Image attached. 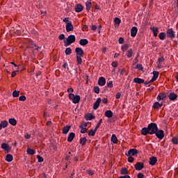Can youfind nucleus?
Returning <instances> with one entry per match:
<instances>
[{"mask_svg":"<svg viewBox=\"0 0 178 178\" xmlns=\"http://www.w3.org/2000/svg\"><path fill=\"white\" fill-rule=\"evenodd\" d=\"M75 52L76 55V62L78 65H81L83 63V56H84V50L81 47H76L75 49Z\"/></svg>","mask_w":178,"mask_h":178,"instance_id":"f257e3e1","label":"nucleus"},{"mask_svg":"<svg viewBox=\"0 0 178 178\" xmlns=\"http://www.w3.org/2000/svg\"><path fill=\"white\" fill-rule=\"evenodd\" d=\"M74 42H76V36L74 35H70L67 38L66 41L64 40V46L69 47L72 44H74Z\"/></svg>","mask_w":178,"mask_h":178,"instance_id":"f03ea898","label":"nucleus"},{"mask_svg":"<svg viewBox=\"0 0 178 178\" xmlns=\"http://www.w3.org/2000/svg\"><path fill=\"white\" fill-rule=\"evenodd\" d=\"M150 135L152 136L156 131H158V125L156 123L151 122L147 125Z\"/></svg>","mask_w":178,"mask_h":178,"instance_id":"7ed1b4c3","label":"nucleus"},{"mask_svg":"<svg viewBox=\"0 0 178 178\" xmlns=\"http://www.w3.org/2000/svg\"><path fill=\"white\" fill-rule=\"evenodd\" d=\"M154 134H155L159 140H163V138L165 137V131L162 129H158Z\"/></svg>","mask_w":178,"mask_h":178,"instance_id":"20e7f679","label":"nucleus"},{"mask_svg":"<svg viewBox=\"0 0 178 178\" xmlns=\"http://www.w3.org/2000/svg\"><path fill=\"white\" fill-rule=\"evenodd\" d=\"M2 149H4V151L7 153L9 154L10 152V149H12V147L9 146V144L8 143H2L1 145Z\"/></svg>","mask_w":178,"mask_h":178,"instance_id":"39448f33","label":"nucleus"},{"mask_svg":"<svg viewBox=\"0 0 178 178\" xmlns=\"http://www.w3.org/2000/svg\"><path fill=\"white\" fill-rule=\"evenodd\" d=\"M102 102V99H101V97H99L97 99L96 102L93 104V109L95 111H97V109L99 108V104H101Z\"/></svg>","mask_w":178,"mask_h":178,"instance_id":"423d86ee","label":"nucleus"},{"mask_svg":"<svg viewBox=\"0 0 178 178\" xmlns=\"http://www.w3.org/2000/svg\"><path fill=\"white\" fill-rule=\"evenodd\" d=\"M167 35L169 38H175L176 35H175V31H173V29H168L167 30Z\"/></svg>","mask_w":178,"mask_h":178,"instance_id":"0eeeda50","label":"nucleus"},{"mask_svg":"<svg viewBox=\"0 0 178 178\" xmlns=\"http://www.w3.org/2000/svg\"><path fill=\"white\" fill-rule=\"evenodd\" d=\"M67 33H70V31H73L74 30V27L72 22H68L65 26Z\"/></svg>","mask_w":178,"mask_h":178,"instance_id":"6e6552de","label":"nucleus"},{"mask_svg":"<svg viewBox=\"0 0 178 178\" xmlns=\"http://www.w3.org/2000/svg\"><path fill=\"white\" fill-rule=\"evenodd\" d=\"M138 154V151L136 150V149H131L128 151V154H126L127 156H130L132 155V156H134V155H137Z\"/></svg>","mask_w":178,"mask_h":178,"instance_id":"1a4fd4ad","label":"nucleus"},{"mask_svg":"<svg viewBox=\"0 0 178 178\" xmlns=\"http://www.w3.org/2000/svg\"><path fill=\"white\" fill-rule=\"evenodd\" d=\"M157 101H163V99H166V93L161 92L156 97Z\"/></svg>","mask_w":178,"mask_h":178,"instance_id":"9d476101","label":"nucleus"},{"mask_svg":"<svg viewBox=\"0 0 178 178\" xmlns=\"http://www.w3.org/2000/svg\"><path fill=\"white\" fill-rule=\"evenodd\" d=\"M136 170H143L144 169V163L141 162H138L135 164Z\"/></svg>","mask_w":178,"mask_h":178,"instance_id":"9b49d317","label":"nucleus"},{"mask_svg":"<svg viewBox=\"0 0 178 178\" xmlns=\"http://www.w3.org/2000/svg\"><path fill=\"white\" fill-rule=\"evenodd\" d=\"M156 162H158V159L155 156H151L149 158V165H152V166H154L156 165Z\"/></svg>","mask_w":178,"mask_h":178,"instance_id":"f8f14e48","label":"nucleus"},{"mask_svg":"<svg viewBox=\"0 0 178 178\" xmlns=\"http://www.w3.org/2000/svg\"><path fill=\"white\" fill-rule=\"evenodd\" d=\"M98 84L99 86H104L106 84V79L104 76H101L98 79Z\"/></svg>","mask_w":178,"mask_h":178,"instance_id":"ddd939ff","label":"nucleus"},{"mask_svg":"<svg viewBox=\"0 0 178 178\" xmlns=\"http://www.w3.org/2000/svg\"><path fill=\"white\" fill-rule=\"evenodd\" d=\"M162 106H163V103H159L158 102H154L152 106L154 109H157V110L161 109V108H162Z\"/></svg>","mask_w":178,"mask_h":178,"instance_id":"4468645a","label":"nucleus"},{"mask_svg":"<svg viewBox=\"0 0 178 178\" xmlns=\"http://www.w3.org/2000/svg\"><path fill=\"white\" fill-rule=\"evenodd\" d=\"M9 125V123L6 120H3L0 123V131L2 130V129H6V127Z\"/></svg>","mask_w":178,"mask_h":178,"instance_id":"2eb2a0df","label":"nucleus"},{"mask_svg":"<svg viewBox=\"0 0 178 178\" xmlns=\"http://www.w3.org/2000/svg\"><path fill=\"white\" fill-rule=\"evenodd\" d=\"M168 98L170 101H176V99H177V95H176L175 92H170L168 95Z\"/></svg>","mask_w":178,"mask_h":178,"instance_id":"dca6fc26","label":"nucleus"},{"mask_svg":"<svg viewBox=\"0 0 178 178\" xmlns=\"http://www.w3.org/2000/svg\"><path fill=\"white\" fill-rule=\"evenodd\" d=\"M138 31V29L136 26H133L131 29V35L132 37H136L137 35V33Z\"/></svg>","mask_w":178,"mask_h":178,"instance_id":"f3484780","label":"nucleus"},{"mask_svg":"<svg viewBox=\"0 0 178 178\" xmlns=\"http://www.w3.org/2000/svg\"><path fill=\"white\" fill-rule=\"evenodd\" d=\"M141 134L143 136H147V134H150L149 129L147 127H143L141 129Z\"/></svg>","mask_w":178,"mask_h":178,"instance_id":"a211bd4d","label":"nucleus"},{"mask_svg":"<svg viewBox=\"0 0 178 178\" xmlns=\"http://www.w3.org/2000/svg\"><path fill=\"white\" fill-rule=\"evenodd\" d=\"M104 115L106 116V118L111 119V118H113V113L111 110H107L105 111Z\"/></svg>","mask_w":178,"mask_h":178,"instance_id":"6ab92c4d","label":"nucleus"},{"mask_svg":"<svg viewBox=\"0 0 178 178\" xmlns=\"http://www.w3.org/2000/svg\"><path fill=\"white\" fill-rule=\"evenodd\" d=\"M70 129H72V126L67 125L63 128V134H67L69 131H70Z\"/></svg>","mask_w":178,"mask_h":178,"instance_id":"aec40b11","label":"nucleus"},{"mask_svg":"<svg viewBox=\"0 0 178 178\" xmlns=\"http://www.w3.org/2000/svg\"><path fill=\"white\" fill-rule=\"evenodd\" d=\"M75 12H76V13H80V12H83V6L81 4L76 5Z\"/></svg>","mask_w":178,"mask_h":178,"instance_id":"412c9836","label":"nucleus"},{"mask_svg":"<svg viewBox=\"0 0 178 178\" xmlns=\"http://www.w3.org/2000/svg\"><path fill=\"white\" fill-rule=\"evenodd\" d=\"M76 136V134L71 132L68 137H67V141L68 143H72V141H73V140L74 139V137Z\"/></svg>","mask_w":178,"mask_h":178,"instance_id":"4be33fe9","label":"nucleus"},{"mask_svg":"<svg viewBox=\"0 0 178 178\" xmlns=\"http://www.w3.org/2000/svg\"><path fill=\"white\" fill-rule=\"evenodd\" d=\"M145 80L141 78H135L134 79V83H136L137 84H143L144 83Z\"/></svg>","mask_w":178,"mask_h":178,"instance_id":"5701e85b","label":"nucleus"},{"mask_svg":"<svg viewBox=\"0 0 178 178\" xmlns=\"http://www.w3.org/2000/svg\"><path fill=\"white\" fill-rule=\"evenodd\" d=\"M79 44L82 47H86V45H87V44H88V40H87V39H81L79 40Z\"/></svg>","mask_w":178,"mask_h":178,"instance_id":"b1692460","label":"nucleus"},{"mask_svg":"<svg viewBox=\"0 0 178 178\" xmlns=\"http://www.w3.org/2000/svg\"><path fill=\"white\" fill-rule=\"evenodd\" d=\"M150 30L152 31L154 37H158V33H156L157 31H159L158 28H156V27H150Z\"/></svg>","mask_w":178,"mask_h":178,"instance_id":"393cba45","label":"nucleus"},{"mask_svg":"<svg viewBox=\"0 0 178 178\" xmlns=\"http://www.w3.org/2000/svg\"><path fill=\"white\" fill-rule=\"evenodd\" d=\"M8 122L10 124H11V126H16V124H17V121L15 118H10L8 120Z\"/></svg>","mask_w":178,"mask_h":178,"instance_id":"a878e982","label":"nucleus"},{"mask_svg":"<svg viewBox=\"0 0 178 178\" xmlns=\"http://www.w3.org/2000/svg\"><path fill=\"white\" fill-rule=\"evenodd\" d=\"M80 99H81L80 95H75L74 99L72 100V102L73 104H79V102H80Z\"/></svg>","mask_w":178,"mask_h":178,"instance_id":"bb28decb","label":"nucleus"},{"mask_svg":"<svg viewBox=\"0 0 178 178\" xmlns=\"http://www.w3.org/2000/svg\"><path fill=\"white\" fill-rule=\"evenodd\" d=\"M85 119L86 120H92V119H95V115H92L91 113H88L85 116Z\"/></svg>","mask_w":178,"mask_h":178,"instance_id":"cd10ccee","label":"nucleus"},{"mask_svg":"<svg viewBox=\"0 0 178 178\" xmlns=\"http://www.w3.org/2000/svg\"><path fill=\"white\" fill-rule=\"evenodd\" d=\"M91 6H92V3L90 1H86V7L88 12H90V10H91Z\"/></svg>","mask_w":178,"mask_h":178,"instance_id":"c85d7f7f","label":"nucleus"},{"mask_svg":"<svg viewBox=\"0 0 178 178\" xmlns=\"http://www.w3.org/2000/svg\"><path fill=\"white\" fill-rule=\"evenodd\" d=\"M6 161L7 162H12L13 161V156L12 154H7L6 156Z\"/></svg>","mask_w":178,"mask_h":178,"instance_id":"c756f323","label":"nucleus"},{"mask_svg":"<svg viewBox=\"0 0 178 178\" xmlns=\"http://www.w3.org/2000/svg\"><path fill=\"white\" fill-rule=\"evenodd\" d=\"M86 143H87V138L83 137V138H80L79 143H80L81 145H83V146L86 145Z\"/></svg>","mask_w":178,"mask_h":178,"instance_id":"7c9ffc66","label":"nucleus"},{"mask_svg":"<svg viewBox=\"0 0 178 178\" xmlns=\"http://www.w3.org/2000/svg\"><path fill=\"white\" fill-rule=\"evenodd\" d=\"M111 141L113 143V144H118V137H116V135L113 134L111 136Z\"/></svg>","mask_w":178,"mask_h":178,"instance_id":"2f4dec72","label":"nucleus"},{"mask_svg":"<svg viewBox=\"0 0 178 178\" xmlns=\"http://www.w3.org/2000/svg\"><path fill=\"white\" fill-rule=\"evenodd\" d=\"M19 95H20V91L15 90L13 92V98H17V97H19Z\"/></svg>","mask_w":178,"mask_h":178,"instance_id":"473e14b6","label":"nucleus"},{"mask_svg":"<svg viewBox=\"0 0 178 178\" xmlns=\"http://www.w3.org/2000/svg\"><path fill=\"white\" fill-rule=\"evenodd\" d=\"M121 175H129V170H127V168H123L120 170Z\"/></svg>","mask_w":178,"mask_h":178,"instance_id":"72a5a7b5","label":"nucleus"},{"mask_svg":"<svg viewBox=\"0 0 178 178\" xmlns=\"http://www.w3.org/2000/svg\"><path fill=\"white\" fill-rule=\"evenodd\" d=\"M159 38L162 40H165V38H166V33H165V32L160 33Z\"/></svg>","mask_w":178,"mask_h":178,"instance_id":"f704fd0d","label":"nucleus"},{"mask_svg":"<svg viewBox=\"0 0 178 178\" xmlns=\"http://www.w3.org/2000/svg\"><path fill=\"white\" fill-rule=\"evenodd\" d=\"M27 154H29V155H34V154H35V150L31 149V148H28Z\"/></svg>","mask_w":178,"mask_h":178,"instance_id":"c9c22d12","label":"nucleus"},{"mask_svg":"<svg viewBox=\"0 0 178 178\" xmlns=\"http://www.w3.org/2000/svg\"><path fill=\"white\" fill-rule=\"evenodd\" d=\"M159 76V72H156V71L153 72V77H152L153 79H154L156 81V79H158Z\"/></svg>","mask_w":178,"mask_h":178,"instance_id":"e433bc0d","label":"nucleus"},{"mask_svg":"<svg viewBox=\"0 0 178 178\" xmlns=\"http://www.w3.org/2000/svg\"><path fill=\"white\" fill-rule=\"evenodd\" d=\"M127 58H131V56H133V49H129L127 51Z\"/></svg>","mask_w":178,"mask_h":178,"instance_id":"4c0bfd02","label":"nucleus"},{"mask_svg":"<svg viewBox=\"0 0 178 178\" xmlns=\"http://www.w3.org/2000/svg\"><path fill=\"white\" fill-rule=\"evenodd\" d=\"M106 86L108 88H112V87H113V81L108 80Z\"/></svg>","mask_w":178,"mask_h":178,"instance_id":"58836bf2","label":"nucleus"},{"mask_svg":"<svg viewBox=\"0 0 178 178\" xmlns=\"http://www.w3.org/2000/svg\"><path fill=\"white\" fill-rule=\"evenodd\" d=\"M30 48H32V49H35V51H38L40 49V47H38L35 44L32 43L30 46Z\"/></svg>","mask_w":178,"mask_h":178,"instance_id":"ea45409f","label":"nucleus"},{"mask_svg":"<svg viewBox=\"0 0 178 178\" xmlns=\"http://www.w3.org/2000/svg\"><path fill=\"white\" fill-rule=\"evenodd\" d=\"M95 133H97V131H95V129L94 130L90 129L88 132V136H91L92 137H94V136H95Z\"/></svg>","mask_w":178,"mask_h":178,"instance_id":"a19ab883","label":"nucleus"},{"mask_svg":"<svg viewBox=\"0 0 178 178\" xmlns=\"http://www.w3.org/2000/svg\"><path fill=\"white\" fill-rule=\"evenodd\" d=\"M79 127L81 129V134H84L87 132V128H84V127H83V126H79Z\"/></svg>","mask_w":178,"mask_h":178,"instance_id":"79ce46f5","label":"nucleus"},{"mask_svg":"<svg viewBox=\"0 0 178 178\" xmlns=\"http://www.w3.org/2000/svg\"><path fill=\"white\" fill-rule=\"evenodd\" d=\"M102 123V119H100L99 120V122L97 123V126L95 128V131H97V130H98V129H99V126H101Z\"/></svg>","mask_w":178,"mask_h":178,"instance_id":"37998d69","label":"nucleus"},{"mask_svg":"<svg viewBox=\"0 0 178 178\" xmlns=\"http://www.w3.org/2000/svg\"><path fill=\"white\" fill-rule=\"evenodd\" d=\"M65 55H70L72 54V49L70 47L65 49Z\"/></svg>","mask_w":178,"mask_h":178,"instance_id":"c03bdc74","label":"nucleus"},{"mask_svg":"<svg viewBox=\"0 0 178 178\" xmlns=\"http://www.w3.org/2000/svg\"><path fill=\"white\" fill-rule=\"evenodd\" d=\"M171 141H172V144H175L177 145V144H178V137L172 138Z\"/></svg>","mask_w":178,"mask_h":178,"instance_id":"a18cd8bd","label":"nucleus"},{"mask_svg":"<svg viewBox=\"0 0 178 178\" xmlns=\"http://www.w3.org/2000/svg\"><path fill=\"white\" fill-rule=\"evenodd\" d=\"M93 91H94V92H95V94H99V87L95 86L93 88Z\"/></svg>","mask_w":178,"mask_h":178,"instance_id":"49530a36","label":"nucleus"},{"mask_svg":"<svg viewBox=\"0 0 178 178\" xmlns=\"http://www.w3.org/2000/svg\"><path fill=\"white\" fill-rule=\"evenodd\" d=\"M122 51H123L124 52V51H127V49H129V44H126L124 45H123L121 48Z\"/></svg>","mask_w":178,"mask_h":178,"instance_id":"de8ad7c7","label":"nucleus"},{"mask_svg":"<svg viewBox=\"0 0 178 178\" xmlns=\"http://www.w3.org/2000/svg\"><path fill=\"white\" fill-rule=\"evenodd\" d=\"M114 22L115 23V24H119L120 23L122 22V20H120V19L118 17H115L114 19Z\"/></svg>","mask_w":178,"mask_h":178,"instance_id":"09e8293b","label":"nucleus"},{"mask_svg":"<svg viewBox=\"0 0 178 178\" xmlns=\"http://www.w3.org/2000/svg\"><path fill=\"white\" fill-rule=\"evenodd\" d=\"M37 159H38V162H40V163L44 162V158H42L41 156L38 155Z\"/></svg>","mask_w":178,"mask_h":178,"instance_id":"8fccbe9b","label":"nucleus"},{"mask_svg":"<svg viewBox=\"0 0 178 178\" xmlns=\"http://www.w3.org/2000/svg\"><path fill=\"white\" fill-rule=\"evenodd\" d=\"M136 69H138V70H143V65L141 64H138L136 65Z\"/></svg>","mask_w":178,"mask_h":178,"instance_id":"3c124183","label":"nucleus"},{"mask_svg":"<svg viewBox=\"0 0 178 178\" xmlns=\"http://www.w3.org/2000/svg\"><path fill=\"white\" fill-rule=\"evenodd\" d=\"M128 162H129L130 163H133V162H134V158H133V156H129L128 158Z\"/></svg>","mask_w":178,"mask_h":178,"instance_id":"603ef678","label":"nucleus"},{"mask_svg":"<svg viewBox=\"0 0 178 178\" xmlns=\"http://www.w3.org/2000/svg\"><path fill=\"white\" fill-rule=\"evenodd\" d=\"M74 94H73V93H70L69 94V98H70V99H72V101H73V99H74Z\"/></svg>","mask_w":178,"mask_h":178,"instance_id":"864d4df0","label":"nucleus"},{"mask_svg":"<svg viewBox=\"0 0 178 178\" xmlns=\"http://www.w3.org/2000/svg\"><path fill=\"white\" fill-rule=\"evenodd\" d=\"M63 22H64V23H67V24L69 23V22H72V21H69V17H65L63 19Z\"/></svg>","mask_w":178,"mask_h":178,"instance_id":"5fc2aeb1","label":"nucleus"},{"mask_svg":"<svg viewBox=\"0 0 178 178\" xmlns=\"http://www.w3.org/2000/svg\"><path fill=\"white\" fill-rule=\"evenodd\" d=\"M19 101H26V96L22 95L19 97Z\"/></svg>","mask_w":178,"mask_h":178,"instance_id":"6e6d98bb","label":"nucleus"},{"mask_svg":"<svg viewBox=\"0 0 178 178\" xmlns=\"http://www.w3.org/2000/svg\"><path fill=\"white\" fill-rule=\"evenodd\" d=\"M164 60H165V58H163V56L158 58L159 63H161L163 62Z\"/></svg>","mask_w":178,"mask_h":178,"instance_id":"4d7b16f0","label":"nucleus"},{"mask_svg":"<svg viewBox=\"0 0 178 178\" xmlns=\"http://www.w3.org/2000/svg\"><path fill=\"white\" fill-rule=\"evenodd\" d=\"M58 39L62 41V40H65V34H60L58 37Z\"/></svg>","mask_w":178,"mask_h":178,"instance_id":"13d9d810","label":"nucleus"},{"mask_svg":"<svg viewBox=\"0 0 178 178\" xmlns=\"http://www.w3.org/2000/svg\"><path fill=\"white\" fill-rule=\"evenodd\" d=\"M111 66H113V67H118V62L113 61V62L111 63Z\"/></svg>","mask_w":178,"mask_h":178,"instance_id":"bf43d9fd","label":"nucleus"},{"mask_svg":"<svg viewBox=\"0 0 178 178\" xmlns=\"http://www.w3.org/2000/svg\"><path fill=\"white\" fill-rule=\"evenodd\" d=\"M119 44H123L124 42V39L123 38H120L118 40Z\"/></svg>","mask_w":178,"mask_h":178,"instance_id":"052dcab7","label":"nucleus"},{"mask_svg":"<svg viewBox=\"0 0 178 178\" xmlns=\"http://www.w3.org/2000/svg\"><path fill=\"white\" fill-rule=\"evenodd\" d=\"M137 177L138 178H144V174L141 173V172H139L138 175H137Z\"/></svg>","mask_w":178,"mask_h":178,"instance_id":"680f3d73","label":"nucleus"},{"mask_svg":"<svg viewBox=\"0 0 178 178\" xmlns=\"http://www.w3.org/2000/svg\"><path fill=\"white\" fill-rule=\"evenodd\" d=\"M17 72H19V70L13 71L11 74V77H15L17 74Z\"/></svg>","mask_w":178,"mask_h":178,"instance_id":"e2e57ef3","label":"nucleus"},{"mask_svg":"<svg viewBox=\"0 0 178 178\" xmlns=\"http://www.w3.org/2000/svg\"><path fill=\"white\" fill-rule=\"evenodd\" d=\"M24 138H26V140H29V138H31V136L29 134H24Z\"/></svg>","mask_w":178,"mask_h":178,"instance_id":"0e129e2a","label":"nucleus"},{"mask_svg":"<svg viewBox=\"0 0 178 178\" xmlns=\"http://www.w3.org/2000/svg\"><path fill=\"white\" fill-rule=\"evenodd\" d=\"M122 97V93L118 92L117 95H115L116 99H119Z\"/></svg>","mask_w":178,"mask_h":178,"instance_id":"69168bd1","label":"nucleus"},{"mask_svg":"<svg viewBox=\"0 0 178 178\" xmlns=\"http://www.w3.org/2000/svg\"><path fill=\"white\" fill-rule=\"evenodd\" d=\"M88 175H90V176H93L94 175V171L92 170H90L88 171Z\"/></svg>","mask_w":178,"mask_h":178,"instance_id":"338daca9","label":"nucleus"},{"mask_svg":"<svg viewBox=\"0 0 178 178\" xmlns=\"http://www.w3.org/2000/svg\"><path fill=\"white\" fill-rule=\"evenodd\" d=\"M118 178H131L129 175L120 176Z\"/></svg>","mask_w":178,"mask_h":178,"instance_id":"774afa93","label":"nucleus"}]
</instances>
